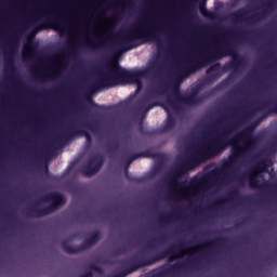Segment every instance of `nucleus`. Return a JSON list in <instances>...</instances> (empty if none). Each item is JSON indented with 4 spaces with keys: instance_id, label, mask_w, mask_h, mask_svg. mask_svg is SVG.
<instances>
[{
    "instance_id": "1",
    "label": "nucleus",
    "mask_w": 277,
    "mask_h": 277,
    "mask_svg": "<svg viewBox=\"0 0 277 277\" xmlns=\"http://www.w3.org/2000/svg\"><path fill=\"white\" fill-rule=\"evenodd\" d=\"M167 72L172 77L174 83H181L193 75L192 70H173V71H151V70H95L90 71L87 78V88L90 94L116 88V85H136L135 94L142 92L144 81H150L151 75Z\"/></svg>"
},
{
    "instance_id": "2",
    "label": "nucleus",
    "mask_w": 277,
    "mask_h": 277,
    "mask_svg": "<svg viewBox=\"0 0 277 277\" xmlns=\"http://www.w3.org/2000/svg\"><path fill=\"white\" fill-rule=\"evenodd\" d=\"M227 137L228 130H225L217 135L201 140L195 147V155L205 161V159H211V157L220 155V153L226 150L227 146H232L229 161H235V159L247 157L254 146V137H252V134L246 133V131L238 133L232 138Z\"/></svg>"
},
{
    "instance_id": "3",
    "label": "nucleus",
    "mask_w": 277,
    "mask_h": 277,
    "mask_svg": "<svg viewBox=\"0 0 277 277\" xmlns=\"http://www.w3.org/2000/svg\"><path fill=\"white\" fill-rule=\"evenodd\" d=\"M159 31H162V29L155 25L144 24V22L141 21L138 25L133 26L123 35L122 41L128 44L135 42V40L157 42L158 49H161V38L159 37Z\"/></svg>"
},
{
    "instance_id": "4",
    "label": "nucleus",
    "mask_w": 277,
    "mask_h": 277,
    "mask_svg": "<svg viewBox=\"0 0 277 277\" xmlns=\"http://www.w3.org/2000/svg\"><path fill=\"white\" fill-rule=\"evenodd\" d=\"M274 6V2H267L263 5V10L260 13H254L253 15L248 17V14L252 12L250 8L246 6L240 9L236 13L232 15V21H245L246 23H260V21L265 19L266 16L269 15V10Z\"/></svg>"
},
{
    "instance_id": "5",
    "label": "nucleus",
    "mask_w": 277,
    "mask_h": 277,
    "mask_svg": "<svg viewBox=\"0 0 277 277\" xmlns=\"http://www.w3.org/2000/svg\"><path fill=\"white\" fill-rule=\"evenodd\" d=\"M171 187L173 196H177L179 200H189L192 194H196V186L194 184L186 185L183 182L173 181Z\"/></svg>"
},
{
    "instance_id": "6",
    "label": "nucleus",
    "mask_w": 277,
    "mask_h": 277,
    "mask_svg": "<svg viewBox=\"0 0 277 277\" xmlns=\"http://www.w3.org/2000/svg\"><path fill=\"white\" fill-rule=\"evenodd\" d=\"M263 172H265V167L262 169L256 168L249 173V187H251V189H261V187L265 185Z\"/></svg>"
},
{
    "instance_id": "7",
    "label": "nucleus",
    "mask_w": 277,
    "mask_h": 277,
    "mask_svg": "<svg viewBox=\"0 0 277 277\" xmlns=\"http://www.w3.org/2000/svg\"><path fill=\"white\" fill-rule=\"evenodd\" d=\"M48 199L51 200L52 206L47 210L45 213H53V211H57L66 202V197L61 193H52L49 195Z\"/></svg>"
},
{
    "instance_id": "8",
    "label": "nucleus",
    "mask_w": 277,
    "mask_h": 277,
    "mask_svg": "<svg viewBox=\"0 0 277 277\" xmlns=\"http://www.w3.org/2000/svg\"><path fill=\"white\" fill-rule=\"evenodd\" d=\"M48 23H54V25H58V27H64L68 24V19L64 18V16H62L55 11L48 13Z\"/></svg>"
},
{
    "instance_id": "9",
    "label": "nucleus",
    "mask_w": 277,
    "mask_h": 277,
    "mask_svg": "<svg viewBox=\"0 0 277 277\" xmlns=\"http://www.w3.org/2000/svg\"><path fill=\"white\" fill-rule=\"evenodd\" d=\"M198 250V246L192 247V248H181L177 253H173L170 258L169 261L172 263V261H177V259H183V256L187 254H192V252H196Z\"/></svg>"
},
{
    "instance_id": "10",
    "label": "nucleus",
    "mask_w": 277,
    "mask_h": 277,
    "mask_svg": "<svg viewBox=\"0 0 277 277\" xmlns=\"http://www.w3.org/2000/svg\"><path fill=\"white\" fill-rule=\"evenodd\" d=\"M22 55L24 60H31L32 57H36L38 55V45L29 43L23 49Z\"/></svg>"
},
{
    "instance_id": "11",
    "label": "nucleus",
    "mask_w": 277,
    "mask_h": 277,
    "mask_svg": "<svg viewBox=\"0 0 277 277\" xmlns=\"http://www.w3.org/2000/svg\"><path fill=\"white\" fill-rule=\"evenodd\" d=\"M162 109L167 111V127H172L174 124V119L172 118V111H176V108H174V105L172 104H162Z\"/></svg>"
},
{
    "instance_id": "12",
    "label": "nucleus",
    "mask_w": 277,
    "mask_h": 277,
    "mask_svg": "<svg viewBox=\"0 0 277 277\" xmlns=\"http://www.w3.org/2000/svg\"><path fill=\"white\" fill-rule=\"evenodd\" d=\"M16 40H18V37L15 34L9 45V49L4 52L5 60H12V57H14V47H16Z\"/></svg>"
},
{
    "instance_id": "13",
    "label": "nucleus",
    "mask_w": 277,
    "mask_h": 277,
    "mask_svg": "<svg viewBox=\"0 0 277 277\" xmlns=\"http://www.w3.org/2000/svg\"><path fill=\"white\" fill-rule=\"evenodd\" d=\"M103 162H100L93 167L92 162L83 170L84 176H93L98 170H101Z\"/></svg>"
},
{
    "instance_id": "14",
    "label": "nucleus",
    "mask_w": 277,
    "mask_h": 277,
    "mask_svg": "<svg viewBox=\"0 0 277 277\" xmlns=\"http://www.w3.org/2000/svg\"><path fill=\"white\" fill-rule=\"evenodd\" d=\"M34 23H38V19L36 17L28 19L23 26H21L16 30V34H18L19 36H23V34L25 32V29H27V27H29L30 25H34Z\"/></svg>"
},
{
    "instance_id": "15",
    "label": "nucleus",
    "mask_w": 277,
    "mask_h": 277,
    "mask_svg": "<svg viewBox=\"0 0 277 277\" xmlns=\"http://www.w3.org/2000/svg\"><path fill=\"white\" fill-rule=\"evenodd\" d=\"M97 41H91L89 42V47H91V49H101V47H103V44H105V39L97 37Z\"/></svg>"
},
{
    "instance_id": "16",
    "label": "nucleus",
    "mask_w": 277,
    "mask_h": 277,
    "mask_svg": "<svg viewBox=\"0 0 277 277\" xmlns=\"http://www.w3.org/2000/svg\"><path fill=\"white\" fill-rule=\"evenodd\" d=\"M200 13L205 18H215V13L210 12L205 6H200Z\"/></svg>"
},
{
    "instance_id": "17",
    "label": "nucleus",
    "mask_w": 277,
    "mask_h": 277,
    "mask_svg": "<svg viewBox=\"0 0 277 277\" xmlns=\"http://www.w3.org/2000/svg\"><path fill=\"white\" fill-rule=\"evenodd\" d=\"M40 60H41V62H44V63L52 62L53 61V56H51L49 54H44V55L40 56Z\"/></svg>"
},
{
    "instance_id": "18",
    "label": "nucleus",
    "mask_w": 277,
    "mask_h": 277,
    "mask_svg": "<svg viewBox=\"0 0 277 277\" xmlns=\"http://www.w3.org/2000/svg\"><path fill=\"white\" fill-rule=\"evenodd\" d=\"M42 29H47V24H41L39 26L36 27L35 31L38 32V31H42Z\"/></svg>"
},
{
    "instance_id": "19",
    "label": "nucleus",
    "mask_w": 277,
    "mask_h": 277,
    "mask_svg": "<svg viewBox=\"0 0 277 277\" xmlns=\"http://www.w3.org/2000/svg\"><path fill=\"white\" fill-rule=\"evenodd\" d=\"M238 34L241 38H248L250 36L249 31H239Z\"/></svg>"
},
{
    "instance_id": "20",
    "label": "nucleus",
    "mask_w": 277,
    "mask_h": 277,
    "mask_svg": "<svg viewBox=\"0 0 277 277\" xmlns=\"http://www.w3.org/2000/svg\"><path fill=\"white\" fill-rule=\"evenodd\" d=\"M82 135H84L87 142H92V136L90 135V133L84 132Z\"/></svg>"
},
{
    "instance_id": "21",
    "label": "nucleus",
    "mask_w": 277,
    "mask_h": 277,
    "mask_svg": "<svg viewBox=\"0 0 277 277\" xmlns=\"http://www.w3.org/2000/svg\"><path fill=\"white\" fill-rule=\"evenodd\" d=\"M107 70H127V68H122L120 66H117L116 68H107Z\"/></svg>"
},
{
    "instance_id": "22",
    "label": "nucleus",
    "mask_w": 277,
    "mask_h": 277,
    "mask_svg": "<svg viewBox=\"0 0 277 277\" xmlns=\"http://www.w3.org/2000/svg\"><path fill=\"white\" fill-rule=\"evenodd\" d=\"M213 55H221V56H222V50H215V52L213 53Z\"/></svg>"
},
{
    "instance_id": "23",
    "label": "nucleus",
    "mask_w": 277,
    "mask_h": 277,
    "mask_svg": "<svg viewBox=\"0 0 277 277\" xmlns=\"http://www.w3.org/2000/svg\"><path fill=\"white\" fill-rule=\"evenodd\" d=\"M168 34H169L170 38H174V30H169Z\"/></svg>"
},
{
    "instance_id": "24",
    "label": "nucleus",
    "mask_w": 277,
    "mask_h": 277,
    "mask_svg": "<svg viewBox=\"0 0 277 277\" xmlns=\"http://www.w3.org/2000/svg\"><path fill=\"white\" fill-rule=\"evenodd\" d=\"M121 18H122V16H121L120 14H117V15L115 16V21H121Z\"/></svg>"
},
{
    "instance_id": "25",
    "label": "nucleus",
    "mask_w": 277,
    "mask_h": 277,
    "mask_svg": "<svg viewBox=\"0 0 277 277\" xmlns=\"http://www.w3.org/2000/svg\"><path fill=\"white\" fill-rule=\"evenodd\" d=\"M201 60H209V54L201 55Z\"/></svg>"
},
{
    "instance_id": "26",
    "label": "nucleus",
    "mask_w": 277,
    "mask_h": 277,
    "mask_svg": "<svg viewBox=\"0 0 277 277\" xmlns=\"http://www.w3.org/2000/svg\"><path fill=\"white\" fill-rule=\"evenodd\" d=\"M154 107H155V105L148 106V107L146 108V111H147V113L150 111V109H153Z\"/></svg>"
},
{
    "instance_id": "27",
    "label": "nucleus",
    "mask_w": 277,
    "mask_h": 277,
    "mask_svg": "<svg viewBox=\"0 0 277 277\" xmlns=\"http://www.w3.org/2000/svg\"><path fill=\"white\" fill-rule=\"evenodd\" d=\"M41 70H45L44 68H42ZM51 70H63L62 68H52Z\"/></svg>"
},
{
    "instance_id": "28",
    "label": "nucleus",
    "mask_w": 277,
    "mask_h": 277,
    "mask_svg": "<svg viewBox=\"0 0 277 277\" xmlns=\"http://www.w3.org/2000/svg\"><path fill=\"white\" fill-rule=\"evenodd\" d=\"M131 49H133V47H128L124 49V51H131Z\"/></svg>"
},
{
    "instance_id": "29",
    "label": "nucleus",
    "mask_w": 277,
    "mask_h": 277,
    "mask_svg": "<svg viewBox=\"0 0 277 277\" xmlns=\"http://www.w3.org/2000/svg\"><path fill=\"white\" fill-rule=\"evenodd\" d=\"M208 70H217V68H215V67H210V68H208Z\"/></svg>"
},
{
    "instance_id": "30",
    "label": "nucleus",
    "mask_w": 277,
    "mask_h": 277,
    "mask_svg": "<svg viewBox=\"0 0 277 277\" xmlns=\"http://www.w3.org/2000/svg\"><path fill=\"white\" fill-rule=\"evenodd\" d=\"M143 70H153V68L145 67Z\"/></svg>"
},
{
    "instance_id": "31",
    "label": "nucleus",
    "mask_w": 277,
    "mask_h": 277,
    "mask_svg": "<svg viewBox=\"0 0 277 277\" xmlns=\"http://www.w3.org/2000/svg\"><path fill=\"white\" fill-rule=\"evenodd\" d=\"M91 275L90 274H87V275H82L81 277H90Z\"/></svg>"
},
{
    "instance_id": "32",
    "label": "nucleus",
    "mask_w": 277,
    "mask_h": 277,
    "mask_svg": "<svg viewBox=\"0 0 277 277\" xmlns=\"http://www.w3.org/2000/svg\"><path fill=\"white\" fill-rule=\"evenodd\" d=\"M29 70H38V68H29Z\"/></svg>"
},
{
    "instance_id": "33",
    "label": "nucleus",
    "mask_w": 277,
    "mask_h": 277,
    "mask_svg": "<svg viewBox=\"0 0 277 277\" xmlns=\"http://www.w3.org/2000/svg\"><path fill=\"white\" fill-rule=\"evenodd\" d=\"M10 70H16V68H15V67H12Z\"/></svg>"
},
{
    "instance_id": "34",
    "label": "nucleus",
    "mask_w": 277,
    "mask_h": 277,
    "mask_svg": "<svg viewBox=\"0 0 277 277\" xmlns=\"http://www.w3.org/2000/svg\"><path fill=\"white\" fill-rule=\"evenodd\" d=\"M133 70H140V68H133Z\"/></svg>"
},
{
    "instance_id": "35",
    "label": "nucleus",
    "mask_w": 277,
    "mask_h": 277,
    "mask_svg": "<svg viewBox=\"0 0 277 277\" xmlns=\"http://www.w3.org/2000/svg\"><path fill=\"white\" fill-rule=\"evenodd\" d=\"M145 108V106L143 105V106H141V109H144Z\"/></svg>"
},
{
    "instance_id": "36",
    "label": "nucleus",
    "mask_w": 277,
    "mask_h": 277,
    "mask_svg": "<svg viewBox=\"0 0 277 277\" xmlns=\"http://www.w3.org/2000/svg\"><path fill=\"white\" fill-rule=\"evenodd\" d=\"M3 70H8V67H4Z\"/></svg>"
},
{
    "instance_id": "37",
    "label": "nucleus",
    "mask_w": 277,
    "mask_h": 277,
    "mask_svg": "<svg viewBox=\"0 0 277 277\" xmlns=\"http://www.w3.org/2000/svg\"><path fill=\"white\" fill-rule=\"evenodd\" d=\"M172 250H175V247H171Z\"/></svg>"
},
{
    "instance_id": "38",
    "label": "nucleus",
    "mask_w": 277,
    "mask_h": 277,
    "mask_svg": "<svg viewBox=\"0 0 277 277\" xmlns=\"http://www.w3.org/2000/svg\"><path fill=\"white\" fill-rule=\"evenodd\" d=\"M227 51H232L230 48H227Z\"/></svg>"
},
{
    "instance_id": "39",
    "label": "nucleus",
    "mask_w": 277,
    "mask_h": 277,
    "mask_svg": "<svg viewBox=\"0 0 277 277\" xmlns=\"http://www.w3.org/2000/svg\"><path fill=\"white\" fill-rule=\"evenodd\" d=\"M91 70H96V68H92Z\"/></svg>"
}]
</instances>
